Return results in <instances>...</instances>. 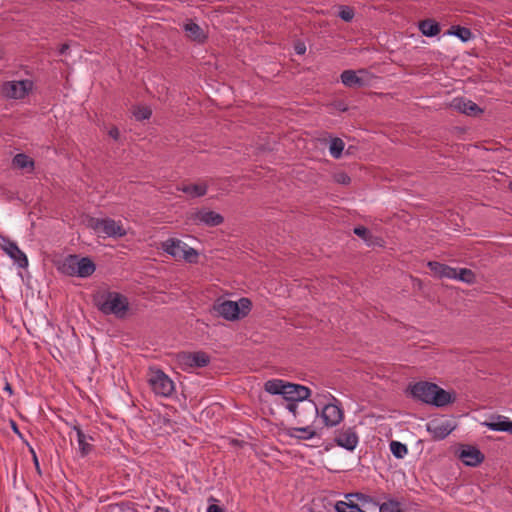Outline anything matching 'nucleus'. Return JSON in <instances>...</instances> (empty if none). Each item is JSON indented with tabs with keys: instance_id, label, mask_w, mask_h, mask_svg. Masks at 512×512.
<instances>
[{
	"instance_id": "nucleus-26",
	"label": "nucleus",
	"mask_w": 512,
	"mask_h": 512,
	"mask_svg": "<svg viewBox=\"0 0 512 512\" xmlns=\"http://www.w3.org/2000/svg\"><path fill=\"white\" fill-rule=\"evenodd\" d=\"M105 512H138L136 504L132 501H121L107 505Z\"/></svg>"
},
{
	"instance_id": "nucleus-32",
	"label": "nucleus",
	"mask_w": 512,
	"mask_h": 512,
	"mask_svg": "<svg viewBox=\"0 0 512 512\" xmlns=\"http://www.w3.org/2000/svg\"><path fill=\"white\" fill-rule=\"evenodd\" d=\"M390 451L395 458L403 459L408 454V447L402 442L391 441Z\"/></svg>"
},
{
	"instance_id": "nucleus-31",
	"label": "nucleus",
	"mask_w": 512,
	"mask_h": 512,
	"mask_svg": "<svg viewBox=\"0 0 512 512\" xmlns=\"http://www.w3.org/2000/svg\"><path fill=\"white\" fill-rule=\"evenodd\" d=\"M132 114L136 121H144L152 116V109L149 106L137 105L133 107Z\"/></svg>"
},
{
	"instance_id": "nucleus-34",
	"label": "nucleus",
	"mask_w": 512,
	"mask_h": 512,
	"mask_svg": "<svg viewBox=\"0 0 512 512\" xmlns=\"http://www.w3.org/2000/svg\"><path fill=\"white\" fill-rule=\"evenodd\" d=\"M182 251V254L180 256V258L184 259L186 262L188 263H191V264H195L198 262V257H199V253L196 249L192 248V247H183V249H181Z\"/></svg>"
},
{
	"instance_id": "nucleus-44",
	"label": "nucleus",
	"mask_w": 512,
	"mask_h": 512,
	"mask_svg": "<svg viewBox=\"0 0 512 512\" xmlns=\"http://www.w3.org/2000/svg\"><path fill=\"white\" fill-rule=\"evenodd\" d=\"M285 402H286L285 408L293 415V417H295L296 412L298 411L299 405L301 403L295 402V401H285Z\"/></svg>"
},
{
	"instance_id": "nucleus-14",
	"label": "nucleus",
	"mask_w": 512,
	"mask_h": 512,
	"mask_svg": "<svg viewBox=\"0 0 512 512\" xmlns=\"http://www.w3.org/2000/svg\"><path fill=\"white\" fill-rule=\"evenodd\" d=\"M319 417V408L313 400H307L299 405L295 419L299 424L313 423Z\"/></svg>"
},
{
	"instance_id": "nucleus-48",
	"label": "nucleus",
	"mask_w": 512,
	"mask_h": 512,
	"mask_svg": "<svg viewBox=\"0 0 512 512\" xmlns=\"http://www.w3.org/2000/svg\"><path fill=\"white\" fill-rule=\"evenodd\" d=\"M108 135L115 141H118L120 139V131L116 126H112L110 128V130L108 131Z\"/></svg>"
},
{
	"instance_id": "nucleus-49",
	"label": "nucleus",
	"mask_w": 512,
	"mask_h": 512,
	"mask_svg": "<svg viewBox=\"0 0 512 512\" xmlns=\"http://www.w3.org/2000/svg\"><path fill=\"white\" fill-rule=\"evenodd\" d=\"M207 512H225V510L219 505L210 504L207 508Z\"/></svg>"
},
{
	"instance_id": "nucleus-52",
	"label": "nucleus",
	"mask_w": 512,
	"mask_h": 512,
	"mask_svg": "<svg viewBox=\"0 0 512 512\" xmlns=\"http://www.w3.org/2000/svg\"><path fill=\"white\" fill-rule=\"evenodd\" d=\"M11 428L12 430L17 433L18 435H21L20 432H19V429H18V426H17V423L15 421H11Z\"/></svg>"
},
{
	"instance_id": "nucleus-55",
	"label": "nucleus",
	"mask_w": 512,
	"mask_h": 512,
	"mask_svg": "<svg viewBox=\"0 0 512 512\" xmlns=\"http://www.w3.org/2000/svg\"><path fill=\"white\" fill-rule=\"evenodd\" d=\"M358 73H360V74H368L366 69H360V70H358Z\"/></svg>"
},
{
	"instance_id": "nucleus-59",
	"label": "nucleus",
	"mask_w": 512,
	"mask_h": 512,
	"mask_svg": "<svg viewBox=\"0 0 512 512\" xmlns=\"http://www.w3.org/2000/svg\"><path fill=\"white\" fill-rule=\"evenodd\" d=\"M454 427H450L449 432L451 433L453 431Z\"/></svg>"
},
{
	"instance_id": "nucleus-37",
	"label": "nucleus",
	"mask_w": 512,
	"mask_h": 512,
	"mask_svg": "<svg viewBox=\"0 0 512 512\" xmlns=\"http://www.w3.org/2000/svg\"><path fill=\"white\" fill-rule=\"evenodd\" d=\"M353 233L361 238L366 244L373 236L372 232L365 226L358 225L353 228Z\"/></svg>"
},
{
	"instance_id": "nucleus-29",
	"label": "nucleus",
	"mask_w": 512,
	"mask_h": 512,
	"mask_svg": "<svg viewBox=\"0 0 512 512\" xmlns=\"http://www.w3.org/2000/svg\"><path fill=\"white\" fill-rule=\"evenodd\" d=\"M345 143L341 138L335 137L330 141L329 152L335 159L341 158Z\"/></svg>"
},
{
	"instance_id": "nucleus-5",
	"label": "nucleus",
	"mask_w": 512,
	"mask_h": 512,
	"mask_svg": "<svg viewBox=\"0 0 512 512\" xmlns=\"http://www.w3.org/2000/svg\"><path fill=\"white\" fill-rule=\"evenodd\" d=\"M95 270L96 264L90 257H80L77 254L68 255L58 266V271L62 274L79 278L90 277Z\"/></svg>"
},
{
	"instance_id": "nucleus-16",
	"label": "nucleus",
	"mask_w": 512,
	"mask_h": 512,
	"mask_svg": "<svg viewBox=\"0 0 512 512\" xmlns=\"http://www.w3.org/2000/svg\"><path fill=\"white\" fill-rule=\"evenodd\" d=\"M450 108H453L462 114L472 117L479 116L483 113V109L480 108L476 103L463 97L454 98L450 102Z\"/></svg>"
},
{
	"instance_id": "nucleus-56",
	"label": "nucleus",
	"mask_w": 512,
	"mask_h": 512,
	"mask_svg": "<svg viewBox=\"0 0 512 512\" xmlns=\"http://www.w3.org/2000/svg\"><path fill=\"white\" fill-rule=\"evenodd\" d=\"M352 152V146H349L347 151H346V154H350Z\"/></svg>"
},
{
	"instance_id": "nucleus-36",
	"label": "nucleus",
	"mask_w": 512,
	"mask_h": 512,
	"mask_svg": "<svg viewBox=\"0 0 512 512\" xmlns=\"http://www.w3.org/2000/svg\"><path fill=\"white\" fill-rule=\"evenodd\" d=\"M337 16L345 22H350L353 20L355 16L354 9L350 6L341 5L339 6V11Z\"/></svg>"
},
{
	"instance_id": "nucleus-12",
	"label": "nucleus",
	"mask_w": 512,
	"mask_h": 512,
	"mask_svg": "<svg viewBox=\"0 0 512 512\" xmlns=\"http://www.w3.org/2000/svg\"><path fill=\"white\" fill-rule=\"evenodd\" d=\"M177 359L179 364L187 368H203L211 361L210 356L204 351L180 352Z\"/></svg>"
},
{
	"instance_id": "nucleus-1",
	"label": "nucleus",
	"mask_w": 512,
	"mask_h": 512,
	"mask_svg": "<svg viewBox=\"0 0 512 512\" xmlns=\"http://www.w3.org/2000/svg\"><path fill=\"white\" fill-rule=\"evenodd\" d=\"M406 394L415 401L435 407L448 405V391L435 383L418 381L408 385Z\"/></svg>"
},
{
	"instance_id": "nucleus-15",
	"label": "nucleus",
	"mask_w": 512,
	"mask_h": 512,
	"mask_svg": "<svg viewBox=\"0 0 512 512\" xmlns=\"http://www.w3.org/2000/svg\"><path fill=\"white\" fill-rule=\"evenodd\" d=\"M359 442V437L354 427H348L345 430L339 431L335 438L334 443L348 451H353Z\"/></svg>"
},
{
	"instance_id": "nucleus-51",
	"label": "nucleus",
	"mask_w": 512,
	"mask_h": 512,
	"mask_svg": "<svg viewBox=\"0 0 512 512\" xmlns=\"http://www.w3.org/2000/svg\"><path fill=\"white\" fill-rule=\"evenodd\" d=\"M3 390L5 392H7L8 396H12L13 395V389H12V386H11L10 383L6 382Z\"/></svg>"
},
{
	"instance_id": "nucleus-39",
	"label": "nucleus",
	"mask_w": 512,
	"mask_h": 512,
	"mask_svg": "<svg viewBox=\"0 0 512 512\" xmlns=\"http://www.w3.org/2000/svg\"><path fill=\"white\" fill-rule=\"evenodd\" d=\"M349 497H354L362 503H373L374 505H378V503L375 502L371 496L363 494L361 492L347 494L346 498H349Z\"/></svg>"
},
{
	"instance_id": "nucleus-6",
	"label": "nucleus",
	"mask_w": 512,
	"mask_h": 512,
	"mask_svg": "<svg viewBox=\"0 0 512 512\" xmlns=\"http://www.w3.org/2000/svg\"><path fill=\"white\" fill-rule=\"evenodd\" d=\"M34 87V81L30 79L5 81L0 86V94L6 99L22 100L33 91Z\"/></svg>"
},
{
	"instance_id": "nucleus-17",
	"label": "nucleus",
	"mask_w": 512,
	"mask_h": 512,
	"mask_svg": "<svg viewBox=\"0 0 512 512\" xmlns=\"http://www.w3.org/2000/svg\"><path fill=\"white\" fill-rule=\"evenodd\" d=\"M100 233L107 237L121 238L124 237L127 232L124 227L117 223L114 219L106 217L103 218Z\"/></svg>"
},
{
	"instance_id": "nucleus-18",
	"label": "nucleus",
	"mask_w": 512,
	"mask_h": 512,
	"mask_svg": "<svg viewBox=\"0 0 512 512\" xmlns=\"http://www.w3.org/2000/svg\"><path fill=\"white\" fill-rule=\"evenodd\" d=\"M302 427H291L286 429V435L291 438L298 440H309L315 436H318V432L310 424H303Z\"/></svg>"
},
{
	"instance_id": "nucleus-8",
	"label": "nucleus",
	"mask_w": 512,
	"mask_h": 512,
	"mask_svg": "<svg viewBox=\"0 0 512 512\" xmlns=\"http://www.w3.org/2000/svg\"><path fill=\"white\" fill-rule=\"evenodd\" d=\"M155 394L169 397L175 390L174 382L160 369H157L149 379Z\"/></svg>"
},
{
	"instance_id": "nucleus-35",
	"label": "nucleus",
	"mask_w": 512,
	"mask_h": 512,
	"mask_svg": "<svg viewBox=\"0 0 512 512\" xmlns=\"http://www.w3.org/2000/svg\"><path fill=\"white\" fill-rule=\"evenodd\" d=\"M400 502L396 499H389L379 505V512H403L400 509Z\"/></svg>"
},
{
	"instance_id": "nucleus-24",
	"label": "nucleus",
	"mask_w": 512,
	"mask_h": 512,
	"mask_svg": "<svg viewBox=\"0 0 512 512\" xmlns=\"http://www.w3.org/2000/svg\"><path fill=\"white\" fill-rule=\"evenodd\" d=\"M177 190L189 195L192 198H198L206 195L208 185L202 184H183L177 188Z\"/></svg>"
},
{
	"instance_id": "nucleus-47",
	"label": "nucleus",
	"mask_w": 512,
	"mask_h": 512,
	"mask_svg": "<svg viewBox=\"0 0 512 512\" xmlns=\"http://www.w3.org/2000/svg\"><path fill=\"white\" fill-rule=\"evenodd\" d=\"M29 450H30V452L32 454L33 463H34L36 472H37L38 475H41L42 471H41V468H40V463H39L38 457L36 455V452L34 451V449L31 446L29 447Z\"/></svg>"
},
{
	"instance_id": "nucleus-46",
	"label": "nucleus",
	"mask_w": 512,
	"mask_h": 512,
	"mask_svg": "<svg viewBox=\"0 0 512 512\" xmlns=\"http://www.w3.org/2000/svg\"><path fill=\"white\" fill-rule=\"evenodd\" d=\"M367 245L368 246H379V247H383L384 246V240L383 238L379 237V236H375L373 235L371 237V240L367 242Z\"/></svg>"
},
{
	"instance_id": "nucleus-53",
	"label": "nucleus",
	"mask_w": 512,
	"mask_h": 512,
	"mask_svg": "<svg viewBox=\"0 0 512 512\" xmlns=\"http://www.w3.org/2000/svg\"><path fill=\"white\" fill-rule=\"evenodd\" d=\"M154 512H170V510L166 507L157 506Z\"/></svg>"
},
{
	"instance_id": "nucleus-25",
	"label": "nucleus",
	"mask_w": 512,
	"mask_h": 512,
	"mask_svg": "<svg viewBox=\"0 0 512 512\" xmlns=\"http://www.w3.org/2000/svg\"><path fill=\"white\" fill-rule=\"evenodd\" d=\"M419 30L427 37H434L440 33V25L434 19H425L419 22Z\"/></svg>"
},
{
	"instance_id": "nucleus-19",
	"label": "nucleus",
	"mask_w": 512,
	"mask_h": 512,
	"mask_svg": "<svg viewBox=\"0 0 512 512\" xmlns=\"http://www.w3.org/2000/svg\"><path fill=\"white\" fill-rule=\"evenodd\" d=\"M340 78L342 84L349 88H361L368 84L367 81L364 78L358 76L354 70H344L341 73Z\"/></svg>"
},
{
	"instance_id": "nucleus-28",
	"label": "nucleus",
	"mask_w": 512,
	"mask_h": 512,
	"mask_svg": "<svg viewBox=\"0 0 512 512\" xmlns=\"http://www.w3.org/2000/svg\"><path fill=\"white\" fill-rule=\"evenodd\" d=\"M450 36H454L462 42H467L472 38V32L467 27L450 25Z\"/></svg>"
},
{
	"instance_id": "nucleus-33",
	"label": "nucleus",
	"mask_w": 512,
	"mask_h": 512,
	"mask_svg": "<svg viewBox=\"0 0 512 512\" xmlns=\"http://www.w3.org/2000/svg\"><path fill=\"white\" fill-rule=\"evenodd\" d=\"M335 510L336 512H366L361 509L357 503L351 500L349 502L338 501L335 504Z\"/></svg>"
},
{
	"instance_id": "nucleus-22",
	"label": "nucleus",
	"mask_w": 512,
	"mask_h": 512,
	"mask_svg": "<svg viewBox=\"0 0 512 512\" xmlns=\"http://www.w3.org/2000/svg\"><path fill=\"white\" fill-rule=\"evenodd\" d=\"M12 166L32 173L35 169V161L25 153H18L12 158Z\"/></svg>"
},
{
	"instance_id": "nucleus-54",
	"label": "nucleus",
	"mask_w": 512,
	"mask_h": 512,
	"mask_svg": "<svg viewBox=\"0 0 512 512\" xmlns=\"http://www.w3.org/2000/svg\"><path fill=\"white\" fill-rule=\"evenodd\" d=\"M455 400H456V394H455V392L450 391V398H449L450 405H451Z\"/></svg>"
},
{
	"instance_id": "nucleus-50",
	"label": "nucleus",
	"mask_w": 512,
	"mask_h": 512,
	"mask_svg": "<svg viewBox=\"0 0 512 512\" xmlns=\"http://www.w3.org/2000/svg\"><path fill=\"white\" fill-rule=\"evenodd\" d=\"M69 49H70L69 44H68V43H63V44L59 47V49H58V53H59V55H65V54L68 52V50H69Z\"/></svg>"
},
{
	"instance_id": "nucleus-58",
	"label": "nucleus",
	"mask_w": 512,
	"mask_h": 512,
	"mask_svg": "<svg viewBox=\"0 0 512 512\" xmlns=\"http://www.w3.org/2000/svg\"><path fill=\"white\" fill-rule=\"evenodd\" d=\"M452 217H454V214L453 213H450V222H452Z\"/></svg>"
},
{
	"instance_id": "nucleus-20",
	"label": "nucleus",
	"mask_w": 512,
	"mask_h": 512,
	"mask_svg": "<svg viewBox=\"0 0 512 512\" xmlns=\"http://www.w3.org/2000/svg\"><path fill=\"white\" fill-rule=\"evenodd\" d=\"M187 245L177 238H169L161 243V248L164 252L174 257L175 259L180 258L183 247Z\"/></svg>"
},
{
	"instance_id": "nucleus-23",
	"label": "nucleus",
	"mask_w": 512,
	"mask_h": 512,
	"mask_svg": "<svg viewBox=\"0 0 512 512\" xmlns=\"http://www.w3.org/2000/svg\"><path fill=\"white\" fill-rule=\"evenodd\" d=\"M450 279H456L467 284L476 282V275L471 269L450 267Z\"/></svg>"
},
{
	"instance_id": "nucleus-10",
	"label": "nucleus",
	"mask_w": 512,
	"mask_h": 512,
	"mask_svg": "<svg viewBox=\"0 0 512 512\" xmlns=\"http://www.w3.org/2000/svg\"><path fill=\"white\" fill-rule=\"evenodd\" d=\"M455 454L464 465L470 467L479 466L485 459L484 454L472 445H459L455 450Z\"/></svg>"
},
{
	"instance_id": "nucleus-21",
	"label": "nucleus",
	"mask_w": 512,
	"mask_h": 512,
	"mask_svg": "<svg viewBox=\"0 0 512 512\" xmlns=\"http://www.w3.org/2000/svg\"><path fill=\"white\" fill-rule=\"evenodd\" d=\"M184 30L186 35L192 41L197 43H204L207 40V35L203 31V29L195 22L189 21L184 25Z\"/></svg>"
},
{
	"instance_id": "nucleus-3",
	"label": "nucleus",
	"mask_w": 512,
	"mask_h": 512,
	"mask_svg": "<svg viewBox=\"0 0 512 512\" xmlns=\"http://www.w3.org/2000/svg\"><path fill=\"white\" fill-rule=\"evenodd\" d=\"M264 390L271 395L282 396L283 401L305 402L309 400L312 391L309 387L285 381L271 379L264 383Z\"/></svg>"
},
{
	"instance_id": "nucleus-42",
	"label": "nucleus",
	"mask_w": 512,
	"mask_h": 512,
	"mask_svg": "<svg viewBox=\"0 0 512 512\" xmlns=\"http://www.w3.org/2000/svg\"><path fill=\"white\" fill-rule=\"evenodd\" d=\"M73 429L76 431V434H77V441H82V440H91V441H94V438L91 436V435H87L85 434L82 429L80 428V426L78 425H75L73 427Z\"/></svg>"
},
{
	"instance_id": "nucleus-38",
	"label": "nucleus",
	"mask_w": 512,
	"mask_h": 512,
	"mask_svg": "<svg viewBox=\"0 0 512 512\" xmlns=\"http://www.w3.org/2000/svg\"><path fill=\"white\" fill-rule=\"evenodd\" d=\"M102 221H103V218L87 216L86 226L90 229H93L96 233H100Z\"/></svg>"
},
{
	"instance_id": "nucleus-7",
	"label": "nucleus",
	"mask_w": 512,
	"mask_h": 512,
	"mask_svg": "<svg viewBox=\"0 0 512 512\" xmlns=\"http://www.w3.org/2000/svg\"><path fill=\"white\" fill-rule=\"evenodd\" d=\"M188 219L195 225L203 224L207 227H216L224 223V217L221 214L205 207L191 212Z\"/></svg>"
},
{
	"instance_id": "nucleus-11",
	"label": "nucleus",
	"mask_w": 512,
	"mask_h": 512,
	"mask_svg": "<svg viewBox=\"0 0 512 512\" xmlns=\"http://www.w3.org/2000/svg\"><path fill=\"white\" fill-rule=\"evenodd\" d=\"M336 403L325 404L319 416L321 417L326 427H335L338 425L344 417L343 409L341 408L340 402L333 397Z\"/></svg>"
},
{
	"instance_id": "nucleus-40",
	"label": "nucleus",
	"mask_w": 512,
	"mask_h": 512,
	"mask_svg": "<svg viewBox=\"0 0 512 512\" xmlns=\"http://www.w3.org/2000/svg\"><path fill=\"white\" fill-rule=\"evenodd\" d=\"M79 452L82 457H86L93 451V445L88 443V440H82L78 442Z\"/></svg>"
},
{
	"instance_id": "nucleus-60",
	"label": "nucleus",
	"mask_w": 512,
	"mask_h": 512,
	"mask_svg": "<svg viewBox=\"0 0 512 512\" xmlns=\"http://www.w3.org/2000/svg\"><path fill=\"white\" fill-rule=\"evenodd\" d=\"M510 188H511V190H512V182L510 183Z\"/></svg>"
},
{
	"instance_id": "nucleus-57",
	"label": "nucleus",
	"mask_w": 512,
	"mask_h": 512,
	"mask_svg": "<svg viewBox=\"0 0 512 512\" xmlns=\"http://www.w3.org/2000/svg\"><path fill=\"white\" fill-rule=\"evenodd\" d=\"M352 152V146H349L347 151H346V154H350Z\"/></svg>"
},
{
	"instance_id": "nucleus-27",
	"label": "nucleus",
	"mask_w": 512,
	"mask_h": 512,
	"mask_svg": "<svg viewBox=\"0 0 512 512\" xmlns=\"http://www.w3.org/2000/svg\"><path fill=\"white\" fill-rule=\"evenodd\" d=\"M487 427L494 431H504L512 434V421L507 420L505 417L498 416L497 421L485 423Z\"/></svg>"
},
{
	"instance_id": "nucleus-30",
	"label": "nucleus",
	"mask_w": 512,
	"mask_h": 512,
	"mask_svg": "<svg viewBox=\"0 0 512 512\" xmlns=\"http://www.w3.org/2000/svg\"><path fill=\"white\" fill-rule=\"evenodd\" d=\"M427 266L437 278L448 277V266L437 261H429Z\"/></svg>"
},
{
	"instance_id": "nucleus-13",
	"label": "nucleus",
	"mask_w": 512,
	"mask_h": 512,
	"mask_svg": "<svg viewBox=\"0 0 512 512\" xmlns=\"http://www.w3.org/2000/svg\"><path fill=\"white\" fill-rule=\"evenodd\" d=\"M426 430L434 441H440L448 436V418L445 415H435L426 424Z\"/></svg>"
},
{
	"instance_id": "nucleus-41",
	"label": "nucleus",
	"mask_w": 512,
	"mask_h": 512,
	"mask_svg": "<svg viewBox=\"0 0 512 512\" xmlns=\"http://www.w3.org/2000/svg\"><path fill=\"white\" fill-rule=\"evenodd\" d=\"M334 180L338 184L349 185L351 183L350 176L345 172H339L334 175Z\"/></svg>"
},
{
	"instance_id": "nucleus-45",
	"label": "nucleus",
	"mask_w": 512,
	"mask_h": 512,
	"mask_svg": "<svg viewBox=\"0 0 512 512\" xmlns=\"http://www.w3.org/2000/svg\"><path fill=\"white\" fill-rule=\"evenodd\" d=\"M294 51L297 55H304L306 52V45L303 41L297 40L294 43Z\"/></svg>"
},
{
	"instance_id": "nucleus-4",
	"label": "nucleus",
	"mask_w": 512,
	"mask_h": 512,
	"mask_svg": "<svg viewBox=\"0 0 512 512\" xmlns=\"http://www.w3.org/2000/svg\"><path fill=\"white\" fill-rule=\"evenodd\" d=\"M252 309V301L242 297L238 301L217 299L210 310L215 317H222L227 321H237L246 317Z\"/></svg>"
},
{
	"instance_id": "nucleus-2",
	"label": "nucleus",
	"mask_w": 512,
	"mask_h": 512,
	"mask_svg": "<svg viewBox=\"0 0 512 512\" xmlns=\"http://www.w3.org/2000/svg\"><path fill=\"white\" fill-rule=\"evenodd\" d=\"M93 304L104 315L123 319L129 310L128 298L115 291L104 290L93 295Z\"/></svg>"
},
{
	"instance_id": "nucleus-43",
	"label": "nucleus",
	"mask_w": 512,
	"mask_h": 512,
	"mask_svg": "<svg viewBox=\"0 0 512 512\" xmlns=\"http://www.w3.org/2000/svg\"><path fill=\"white\" fill-rule=\"evenodd\" d=\"M330 106L340 112H346L349 109L347 103L344 100H335L330 104Z\"/></svg>"
},
{
	"instance_id": "nucleus-9",
	"label": "nucleus",
	"mask_w": 512,
	"mask_h": 512,
	"mask_svg": "<svg viewBox=\"0 0 512 512\" xmlns=\"http://www.w3.org/2000/svg\"><path fill=\"white\" fill-rule=\"evenodd\" d=\"M1 249L14 261L19 268L28 267V258L26 254L18 247L17 243L9 237L0 235Z\"/></svg>"
}]
</instances>
